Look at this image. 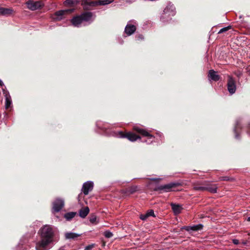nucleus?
Wrapping results in <instances>:
<instances>
[{
    "label": "nucleus",
    "mask_w": 250,
    "mask_h": 250,
    "mask_svg": "<svg viewBox=\"0 0 250 250\" xmlns=\"http://www.w3.org/2000/svg\"><path fill=\"white\" fill-rule=\"evenodd\" d=\"M133 130L136 131L137 132L141 134L143 136L148 137V139H152L154 138V137L150 134L146 130L144 129L141 128L138 126H134L133 127Z\"/></svg>",
    "instance_id": "nucleus-10"
},
{
    "label": "nucleus",
    "mask_w": 250,
    "mask_h": 250,
    "mask_svg": "<svg viewBox=\"0 0 250 250\" xmlns=\"http://www.w3.org/2000/svg\"><path fill=\"white\" fill-rule=\"evenodd\" d=\"M104 235L106 238H111L113 236L112 232L109 231H106L104 232Z\"/></svg>",
    "instance_id": "nucleus-28"
},
{
    "label": "nucleus",
    "mask_w": 250,
    "mask_h": 250,
    "mask_svg": "<svg viewBox=\"0 0 250 250\" xmlns=\"http://www.w3.org/2000/svg\"><path fill=\"white\" fill-rule=\"evenodd\" d=\"M63 206V200L56 199L53 203V210L55 212H59L62 209Z\"/></svg>",
    "instance_id": "nucleus-7"
},
{
    "label": "nucleus",
    "mask_w": 250,
    "mask_h": 250,
    "mask_svg": "<svg viewBox=\"0 0 250 250\" xmlns=\"http://www.w3.org/2000/svg\"><path fill=\"white\" fill-rule=\"evenodd\" d=\"M247 220L250 221V216L248 218Z\"/></svg>",
    "instance_id": "nucleus-40"
},
{
    "label": "nucleus",
    "mask_w": 250,
    "mask_h": 250,
    "mask_svg": "<svg viewBox=\"0 0 250 250\" xmlns=\"http://www.w3.org/2000/svg\"><path fill=\"white\" fill-rule=\"evenodd\" d=\"M41 240L36 243V250H46L47 246L54 241V232L49 225H44L39 230Z\"/></svg>",
    "instance_id": "nucleus-1"
},
{
    "label": "nucleus",
    "mask_w": 250,
    "mask_h": 250,
    "mask_svg": "<svg viewBox=\"0 0 250 250\" xmlns=\"http://www.w3.org/2000/svg\"><path fill=\"white\" fill-rule=\"evenodd\" d=\"M14 11L12 8H0V14L3 16H9L13 13Z\"/></svg>",
    "instance_id": "nucleus-20"
},
{
    "label": "nucleus",
    "mask_w": 250,
    "mask_h": 250,
    "mask_svg": "<svg viewBox=\"0 0 250 250\" xmlns=\"http://www.w3.org/2000/svg\"><path fill=\"white\" fill-rule=\"evenodd\" d=\"M83 22L81 15L75 17L71 20L72 24L75 27L80 26Z\"/></svg>",
    "instance_id": "nucleus-16"
},
{
    "label": "nucleus",
    "mask_w": 250,
    "mask_h": 250,
    "mask_svg": "<svg viewBox=\"0 0 250 250\" xmlns=\"http://www.w3.org/2000/svg\"><path fill=\"white\" fill-rule=\"evenodd\" d=\"M204 185H205V191H208L212 193H215L217 192V186L216 185L212 184L208 182H204Z\"/></svg>",
    "instance_id": "nucleus-12"
},
{
    "label": "nucleus",
    "mask_w": 250,
    "mask_h": 250,
    "mask_svg": "<svg viewBox=\"0 0 250 250\" xmlns=\"http://www.w3.org/2000/svg\"><path fill=\"white\" fill-rule=\"evenodd\" d=\"M94 245H89L87 246L85 248L84 250H91V249L93 248Z\"/></svg>",
    "instance_id": "nucleus-34"
},
{
    "label": "nucleus",
    "mask_w": 250,
    "mask_h": 250,
    "mask_svg": "<svg viewBox=\"0 0 250 250\" xmlns=\"http://www.w3.org/2000/svg\"><path fill=\"white\" fill-rule=\"evenodd\" d=\"M76 213L74 212H70L66 213L64 214V218L66 219V220H70L73 218H74L76 215Z\"/></svg>",
    "instance_id": "nucleus-24"
},
{
    "label": "nucleus",
    "mask_w": 250,
    "mask_h": 250,
    "mask_svg": "<svg viewBox=\"0 0 250 250\" xmlns=\"http://www.w3.org/2000/svg\"><path fill=\"white\" fill-rule=\"evenodd\" d=\"M27 8L32 11L41 8L43 6V4L41 1L28 0L26 2Z\"/></svg>",
    "instance_id": "nucleus-5"
},
{
    "label": "nucleus",
    "mask_w": 250,
    "mask_h": 250,
    "mask_svg": "<svg viewBox=\"0 0 250 250\" xmlns=\"http://www.w3.org/2000/svg\"><path fill=\"white\" fill-rule=\"evenodd\" d=\"M136 22L134 21H130L126 25L125 29V33L128 35H132L136 29V26L134 24Z\"/></svg>",
    "instance_id": "nucleus-6"
},
{
    "label": "nucleus",
    "mask_w": 250,
    "mask_h": 250,
    "mask_svg": "<svg viewBox=\"0 0 250 250\" xmlns=\"http://www.w3.org/2000/svg\"><path fill=\"white\" fill-rule=\"evenodd\" d=\"M3 84V82L0 80V86H2Z\"/></svg>",
    "instance_id": "nucleus-39"
},
{
    "label": "nucleus",
    "mask_w": 250,
    "mask_h": 250,
    "mask_svg": "<svg viewBox=\"0 0 250 250\" xmlns=\"http://www.w3.org/2000/svg\"><path fill=\"white\" fill-rule=\"evenodd\" d=\"M242 243L243 245H246V244H247V241H243L242 242Z\"/></svg>",
    "instance_id": "nucleus-36"
},
{
    "label": "nucleus",
    "mask_w": 250,
    "mask_h": 250,
    "mask_svg": "<svg viewBox=\"0 0 250 250\" xmlns=\"http://www.w3.org/2000/svg\"><path fill=\"white\" fill-rule=\"evenodd\" d=\"M81 235L80 234L74 233L72 232H67L65 233L64 237L65 239L69 240H76L78 237H80Z\"/></svg>",
    "instance_id": "nucleus-17"
},
{
    "label": "nucleus",
    "mask_w": 250,
    "mask_h": 250,
    "mask_svg": "<svg viewBox=\"0 0 250 250\" xmlns=\"http://www.w3.org/2000/svg\"><path fill=\"white\" fill-rule=\"evenodd\" d=\"M230 28H231V26H229L223 28L221 29H220V30L219 31V33H223L224 32H226V31H228L229 29Z\"/></svg>",
    "instance_id": "nucleus-29"
},
{
    "label": "nucleus",
    "mask_w": 250,
    "mask_h": 250,
    "mask_svg": "<svg viewBox=\"0 0 250 250\" xmlns=\"http://www.w3.org/2000/svg\"><path fill=\"white\" fill-rule=\"evenodd\" d=\"M137 187L133 186L128 188V192H129V193H133L134 192H135L137 190Z\"/></svg>",
    "instance_id": "nucleus-27"
},
{
    "label": "nucleus",
    "mask_w": 250,
    "mask_h": 250,
    "mask_svg": "<svg viewBox=\"0 0 250 250\" xmlns=\"http://www.w3.org/2000/svg\"><path fill=\"white\" fill-rule=\"evenodd\" d=\"M148 217L147 213H145V214H141L140 215V219L142 220H146L147 218Z\"/></svg>",
    "instance_id": "nucleus-32"
},
{
    "label": "nucleus",
    "mask_w": 250,
    "mask_h": 250,
    "mask_svg": "<svg viewBox=\"0 0 250 250\" xmlns=\"http://www.w3.org/2000/svg\"><path fill=\"white\" fill-rule=\"evenodd\" d=\"M113 1V0H98V5H105L111 3Z\"/></svg>",
    "instance_id": "nucleus-25"
},
{
    "label": "nucleus",
    "mask_w": 250,
    "mask_h": 250,
    "mask_svg": "<svg viewBox=\"0 0 250 250\" xmlns=\"http://www.w3.org/2000/svg\"><path fill=\"white\" fill-rule=\"evenodd\" d=\"M65 2L68 4H74L77 3V1L75 0H66Z\"/></svg>",
    "instance_id": "nucleus-31"
},
{
    "label": "nucleus",
    "mask_w": 250,
    "mask_h": 250,
    "mask_svg": "<svg viewBox=\"0 0 250 250\" xmlns=\"http://www.w3.org/2000/svg\"><path fill=\"white\" fill-rule=\"evenodd\" d=\"M93 188V183L91 181H87L83 184L82 191L84 195H87Z\"/></svg>",
    "instance_id": "nucleus-11"
},
{
    "label": "nucleus",
    "mask_w": 250,
    "mask_h": 250,
    "mask_svg": "<svg viewBox=\"0 0 250 250\" xmlns=\"http://www.w3.org/2000/svg\"><path fill=\"white\" fill-rule=\"evenodd\" d=\"M208 78L214 81H217L220 79V76L217 73L213 70H210L208 72Z\"/></svg>",
    "instance_id": "nucleus-18"
},
{
    "label": "nucleus",
    "mask_w": 250,
    "mask_h": 250,
    "mask_svg": "<svg viewBox=\"0 0 250 250\" xmlns=\"http://www.w3.org/2000/svg\"><path fill=\"white\" fill-rule=\"evenodd\" d=\"M148 144H149L150 143H151L152 142H153V140H149L148 142L147 141H146Z\"/></svg>",
    "instance_id": "nucleus-37"
},
{
    "label": "nucleus",
    "mask_w": 250,
    "mask_h": 250,
    "mask_svg": "<svg viewBox=\"0 0 250 250\" xmlns=\"http://www.w3.org/2000/svg\"><path fill=\"white\" fill-rule=\"evenodd\" d=\"M239 122L238 121H236V124H235V127H234V133H235V138L236 139H238V134H237V129L239 128Z\"/></svg>",
    "instance_id": "nucleus-26"
},
{
    "label": "nucleus",
    "mask_w": 250,
    "mask_h": 250,
    "mask_svg": "<svg viewBox=\"0 0 250 250\" xmlns=\"http://www.w3.org/2000/svg\"><path fill=\"white\" fill-rule=\"evenodd\" d=\"M227 85L229 93L231 94L234 93L236 91V84L234 80L232 77H229Z\"/></svg>",
    "instance_id": "nucleus-9"
},
{
    "label": "nucleus",
    "mask_w": 250,
    "mask_h": 250,
    "mask_svg": "<svg viewBox=\"0 0 250 250\" xmlns=\"http://www.w3.org/2000/svg\"><path fill=\"white\" fill-rule=\"evenodd\" d=\"M248 132L249 133H250V126L249 127Z\"/></svg>",
    "instance_id": "nucleus-42"
},
{
    "label": "nucleus",
    "mask_w": 250,
    "mask_h": 250,
    "mask_svg": "<svg viewBox=\"0 0 250 250\" xmlns=\"http://www.w3.org/2000/svg\"><path fill=\"white\" fill-rule=\"evenodd\" d=\"M171 206L175 214H178L181 212L182 208L179 205L172 203Z\"/></svg>",
    "instance_id": "nucleus-23"
},
{
    "label": "nucleus",
    "mask_w": 250,
    "mask_h": 250,
    "mask_svg": "<svg viewBox=\"0 0 250 250\" xmlns=\"http://www.w3.org/2000/svg\"><path fill=\"white\" fill-rule=\"evenodd\" d=\"M148 217L149 216H154V213L153 210H149L146 212Z\"/></svg>",
    "instance_id": "nucleus-33"
},
{
    "label": "nucleus",
    "mask_w": 250,
    "mask_h": 250,
    "mask_svg": "<svg viewBox=\"0 0 250 250\" xmlns=\"http://www.w3.org/2000/svg\"><path fill=\"white\" fill-rule=\"evenodd\" d=\"M69 10H60L56 12L54 16L53 19L56 21H60L63 19V15L68 13Z\"/></svg>",
    "instance_id": "nucleus-15"
},
{
    "label": "nucleus",
    "mask_w": 250,
    "mask_h": 250,
    "mask_svg": "<svg viewBox=\"0 0 250 250\" xmlns=\"http://www.w3.org/2000/svg\"><path fill=\"white\" fill-rule=\"evenodd\" d=\"M81 4L85 10H89L90 7L98 5V1H91L90 0H83Z\"/></svg>",
    "instance_id": "nucleus-8"
},
{
    "label": "nucleus",
    "mask_w": 250,
    "mask_h": 250,
    "mask_svg": "<svg viewBox=\"0 0 250 250\" xmlns=\"http://www.w3.org/2000/svg\"><path fill=\"white\" fill-rule=\"evenodd\" d=\"M179 185L180 184L178 183H170L167 185L160 186L156 188L155 190L169 192L172 190L173 188H175Z\"/></svg>",
    "instance_id": "nucleus-3"
},
{
    "label": "nucleus",
    "mask_w": 250,
    "mask_h": 250,
    "mask_svg": "<svg viewBox=\"0 0 250 250\" xmlns=\"http://www.w3.org/2000/svg\"><path fill=\"white\" fill-rule=\"evenodd\" d=\"M58 250H64L62 248H61Z\"/></svg>",
    "instance_id": "nucleus-41"
},
{
    "label": "nucleus",
    "mask_w": 250,
    "mask_h": 250,
    "mask_svg": "<svg viewBox=\"0 0 250 250\" xmlns=\"http://www.w3.org/2000/svg\"><path fill=\"white\" fill-rule=\"evenodd\" d=\"M138 39H143V36L142 35H139L138 37Z\"/></svg>",
    "instance_id": "nucleus-38"
},
{
    "label": "nucleus",
    "mask_w": 250,
    "mask_h": 250,
    "mask_svg": "<svg viewBox=\"0 0 250 250\" xmlns=\"http://www.w3.org/2000/svg\"><path fill=\"white\" fill-rule=\"evenodd\" d=\"M232 243L235 245H238L239 243V241L237 239H234L232 240Z\"/></svg>",
    "instance_id": "nucleus-35"
},
{
    "label": "nucleus",
    "mask_w": 250,
    "mask_h": 250,
    "mask_svg": "<svg viewBox=\"0 0 250 250\" xmlns=\"http://www.w3.org/2000/svg\"><path fill=\"white\" fill-rule=\"evenodd\" d=\"M4 94H5V108L8 109L10 107L12 104L11 97L8 93H7L6 92H4Z\"/></svg>",
    "instance_id": "nucleus-21"
},
{
    "label": "nucleus",
    "mask_w": 250,
    "mask_h": 250,
    "mask_svg": "<svg viewBox=\"0 0 250 250\" xmlns=\"http://www.w3.org/2000/svg\"><path fill=\"white\" fill-rule=\"evenodd\" d=\"M203 228V226L201 224H198L193 225L192 226H184L183 227V229H185L186 230L188 231H196L199 230H201Z\"/></svg>",
    "instance_id": "nucleus-13"
},
{
    "label": "nucleus",
    "mask_w": 250,
    "mask_h": 250,
    "mask_svg": "<svg viewBox=\"0 0 250 250\" xmlns=\"http://www.w3.org/2000/svg\"><path fill=\"white\" fill-rule=\"evenodd\" d=\"M175 14V8L174 5L171 3H169L163 11V13L161 17V20L163 22H166L170 19L171 16Z\"/></svg>",
    "instance_id": "nucleus-2"
},
{
    "label": "nucleus",
    "mask_w": 250,
    "mask_h": 250,
    "mask_svg": "<svg viewBox=\"0 0 250 250\" xmlns=\"http://www.w3.org/2000/svg\"><path fill=\"white\" fill-rule=\"evenodd\" d=\"M89 209L88 207H86L81 209L79 211V215L81 217L84 218L88 214Z\"/></svg>",
    "instance_id": "nucleus-22"
},
{
    "label": "nucleus",
    "mask_w": 250,
    "mask_h": 250,
    "mask_svg": "<svg viewBox=\"0 0 250 250\" xmlns=\"http://www.w3.org/2000/svg\"><path fill=\"white\" fill-rule=\"evenodd\" d=\"M193 189L197 191H205L204 182L202 183H195L193 185Z\"/></svg>",
    "instance_id": "nucleus-19"
},
{
    "label": "nucleus",
    "mask_w": 250,
    "mask_h": 250,
    "mask_svg": "<svg viewBox=\"0 0 250 250\" xmlns=\"http://www.w3.org/2000/svg\"><path fill=\"white\" fill-rule=\"evenodd\" d=\"M97 218L95 215H92L90 217L89 221L91 223H95L96 222Z\"/></svg>",
    "instance_id": "nucleus-30"
},
{
    "label": "nucleus",
    "mask_w": 250,
    "mask_h": 250,
    "mask_svg": "<svg viewBox=\"0 0 250 250\" xmlns=\"http://www.w3.org/2000/svg\"><path fill=\"white\" fill-rule=\"evenodd\" d=\"M116 136L119 138H126L129 141L134 142L136 141L138 139H140V136L136 135L133 133L132 132H128L126 134H125L123 132L119 131L117 133Z\"/></svg>",
    "instance_id": "nucleus-4"
},
{
    "label": "nucleus",
    "mask_w": 250,
    "mask_h": 250,
    "mask_svg": "<svg viewBox=\"0 0 250 250\" xmlns=\"http://www.w3.org/2000/svg\"><path fill=\"white\" fill-rule=\"evenodd\" d=\"M81 15L83 21H90V22L93 21L92 20L93 14L90 12H86L82 13Z\"/></svg>",
    "instance_id": "nucleus-14"
}]
</instances>
